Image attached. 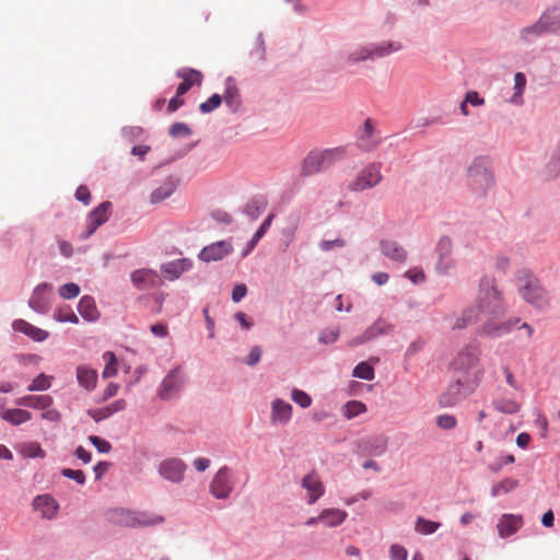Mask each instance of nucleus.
Instances as JSON below:
<instances>
[{
	"label": "nucleus",
	"mask_w": 560,
	"mask_h": 560,
	"mask_svg": "<svg viewBox=\"0 0 560 560\" xmlns=\"http://www.w3.org/2000/svg\"><path fill=\"white\" fill-rule=\"evenodd\" d=\"M505 311V301L495 280L485 276L479 280L475 304L455 318L452 328L464 329L483 320L478 329L481 336L501 337L511 332L520 323L517 317L503 319Z\"/></svg>",
	"instance_id": "obj_1"
},
{
	"label": "nucleus",
	"mask_w": 560,
	"mask_h": 560,
	"mask_svg": "<svg viewBox=\"0 0 560 560\" xmlns=\"http://www.w3.org/2000/svg\"><path fill=\"white\" fill-rule=\"evenodd\" d=\"M481 350L477 345L462 348L451 362L454 381L441 395L443 407H453L471 395L479 386L485 370L480 364Z\"/></svg>",
	"instance_id": "obj_2"
},
{
	"label": "nucleus",
	"mask_w": 560,
	"mask_h": 560,
	"mask_svg": "<svg viewBox=\"0 0 560 560\" xmlns=\"http://www.w3.org/2000/svg\"><path fill=\"white\" fill-rule=\"evenodd\" d=\"M346 150L342 147L326 149L323 151H312L302 163V175L311 176L323 172L334 165L337 161L345 158Z\"/></svg>",
	"instance_id": "obj_3"
},
{
	"label": "nucleus",
	"mask_w": 560,
	"mask_h": 560,
	"mask_svg": "<svg viewBox=\"0 0 560 560\" xmlns=\"http://www.w3.org/2000/svg\"><path fill=\"white\" fill-rule=\"evenodd\" d=\"M109 520L117 525L126 527L154 526L164 522V517L161 515L147 512H133L125 509L110 511Z\"/></svg>",
	"instance_id": "obj_4"
},
{
	"label": "nucleus",
	"mask_w": 560,
	"mask_h": 560,
	"mask_svg": "<svg viewBox=\"0 0 560 560\" xmlns=\"http://www.w3.org/2000/svg\"><path fill=\"white\" fill-rule=\"evenodd\" d=\"M401 48V44L396 42H384L381 44L360 46L348 55L347 61L350 63H357L365 60H372L389 55L393 51H398Z\"/></svg>",
	"instance_id": "obj_5"
},
{
	"label": "nucleus",
	"mask_w": 560,
	"mask_h": 560,
	"mask_svg": "<svg viewBox=\"0 0 560 560\" xmlns=\"http://www.w3.org/2000/svg\"><path fill=\"white\" fill-rule=\"evenodd\" d=\"M468 184L478 195H485L493 185V176L482 159H476L468 167Z\"/></svg>",
	"instance_id": "obj_6"
},
{
	"label": "nucleus",
	"mask_w": 560,
	"mask_h": 560,
	"mask_svg": "<svg viewBox=\"0 0 560 560\" xmlns=\"http://www.w3.org/2000/svg\"><path fill=\"white\" fill-rule=\"evenodd\" d=\"M383 179L381 164L371 163L363 167L349 184L351 191H363L378 185Z\"/></svg>",
	"instance_id": "obj_7"
},
{
	"label": "nucleus",
	"mask_w": 560,
	"mask_h": 560,
	"mask_svg": "<svg viewBox=\"0 0 560 560\" xmlns=\"http://www.w3.org/2000/svg\"><path fill=\"white\" fill-rule=\"evenodd\" d=\"M233 475L226 466L220 468L210 482V493L217 499H226L234 488Z\"/></svg>",
	"instance_id": "obj_8"
},
{
	"label": "nucleus",
	"mask_w": 560,
	"mask_h": 560,
	"mask_svg": "<svg viewBox=\"0 0 560 560\" xmlns=\"http://www.w3.org/2000/svg\"><path fill=\"white\" fill-rule=\"evenodd\" d=\"M520 292L522 298L535 307L542 308L548 304L546 291L541 288L539 281L533 276L526 277L525 283L521 288Z\"/></svg>",
	"instance_id": "obj_9"
},
{
	"label": "nucleus",
	"mask_w": 560,
	"mask_h": 560,
	"mask_svg": "<svg viewBox=\"0 0 560 560\" xmlns=\"http://www.w3.org/2000/svg\"><path fill=\"white\" fill-rule=\"evenodd\" d=\"M452 249L453 244L450 237L443 236L439 240L436 244L439 259L435 266V270L438 273L446 276L455 268L456 262L455 259L452 257Z\"/></svg>",
	"instance_id": "obj_10"
},
{
	"label": "nucleus",
	"mask_w": 560,
	"mask_h": 560,
	"mask_svg": "<svg viewBox=\"0 0 560 560\" xmlns=\"http://www.w3.org/2000/svg\"><path fill=\"white\" fill-rule=\"evenodd\" d=\"M186 469V464L176 457L162 460L158 467L160 476L174 483H179L184 480Z\"/></svg>",
	"instance_id": "obj_11"
},
{
	"label": "nucleus",
	"mask_w": 560,
	"mask_h": 560,
	"mask_svg": "<svg viewBox=\"0 0 560 560\" xmlns=\"http://www.w3.org/2000/svg\"><path fill=\"white\" fill-rule=\"evenodd\" d=\"M110 207L112 203L109 201H104L89 214L86 222L88 231L81 236L82 238L90 237L98 226L108 220V212Z\"/></svg>",
	"instance_id": "obj_12"
},
{
	"label": "nucleus",
	"mask_w": 560,
	"mask_h": 560,
	"mask_svg": "<svg viewBox=\"0 0 560 560\" xmlns=\"http://www.w3.org/2000/svg\"><path fill=\"white\" fill-rule=\"evenodd\" d=\"M392 330V325L386 323L384 319L378 318L369 328H366L362 335L353 338L350 341L351 347H357L368 341L373 340L377 336L388 334Z\"/></svg>",
	"instance_id": "obj_13"
},
{
	"label": "nucleus",
	"mask_w": 560,
	"mask_h": 560,
	"mask_svg": "<svg viewBox=\"0 0 560 560\" xmlns=\"http://www.w3.org/2000/svg\"><path fill=\"white\" fill-rule=\"evenodd\" d=\"M131 281L140 290H148L160 287L163 281L161 277L151 269H140L131 273Z\"/></svg>",
	"instance_id": "obj_14"
},
{
	"label": "nucleus",
	"mask_w": 560,
	"mask_h": 560,
	"mask_svg": "<svg viewBox=\"0 0 560 560\" xmlns=\"http://www.w3.org/2000/svg\"><path fill=\"white\" fill-rule=\"evenodd\" d=\"M301 485L307 491L308 504H314L324 494V485L315 470L304 476Z\"/></svg>",
	"instance_id": "obj_15"
},
{
	"label": "nucleus",
	"mask_w": 560,
	"mask_h": 560,
	"mask_svg": "<svg viewBox=\"0 0 560 560\" xmlns=\"http://www.w3.org/2000/svg\"><path fill=\"white\" fill-rule=\"evenodd\" d=\"M52 287L48 283L38 284L28 301L30 307L37 313H46L49 306V294Z\"/></svg>",
	"instance_id": "obj_16"
},
{
	"label": "nucleus",
	"mask_w": 560,
	"mask_h": 560,
	"mask_svg": "<svg viewBox=\"0 0 560 560\" xmlns=\"http://www.w3.org/2000/svg\"><path fill=\"white\" fill-rule=\"evenodd\" d=\"M232 249L233 247L230 242H215L210 244L209 246L203 247L199 254V258L206 262L217 261L228 256L232 252Z\"/></svg>",
	"instance_id": "obj_17"
},
{
	"label": "nucleus",
	"mask_w": 560,
	"mask_h": 560,
	"mask_svg": "<svg viewBox=\"0 0 560 560\" xmlns=\"http://www.w3.org/2000/svg\"><path fill=\"white\" fill-rule=\"evenodd\" d=\"M183 382L180 369H173L162 382L160 397L162 399H170L180 389Z\"/></svg>",
	"instance_id": "obj_18"
},
{
	"label": "nucleus",
	"mask_w": 560,
	"mask_h": 560,
	"mask_svg": "<svg viewBox=\"0 0 560 560\" xmlns=\"http://www.w3.org/2000/svg\"><path fill=\"white\" fill-rule=\"evenodd\" d=\"M381 142L380 137L376 136V129L371 118L365 119L362 132L358 139V145L361 150L370 152L373 151Z\"/></svg>",
	"instance_id": "obj_19"
},
{
	"label": "nucleus",
	"mask_w": 560,
	"mask_h": 560,
	"mask_svg": "<svg viewBox=\"0 0 560 560\" xmlns=\"http://www.w3.org/2000/svg\"><path fill=\"white\" fill-rule=\"evenodd\" d=\"M176 75L183 79V82L177 88V94H186L191 86L200 85L202 82V73L191 68H182L176 72Z\"/></svg>",
	"instance_id": "obj_20"
},
{
	"label": "nucleus",
	"mask_w": 560,
	"mask_h": 560,
	"mask_svg": "<svg viewBox=\"0 0 560 560\" xmlns=\"http://www.w3.org/2000/svg\"><path fill=\"white\" fill-rule=\"evenodd\" d=\"M292 418V406L280 399L276 398L271 402L270 421L273 424H287Z\"/></svg>",
	"instance_id": "obj_21"
},
{
	"label": "nucleus",
	"mask_w": 560,
	"mask_h": 560,
	"mask_svg": "<svg viewBox=\"0 0 560 560\" xmlns=\"http://www.w3.org/2000/svg\"><path fill=\"white\" fill-rule=\"evenodd\" d=\"M523 525V517L514 514H503L498 523L500 537L505 538L515 534Z\"/></svg>",
	"instance_id": "obj_22"
},
{
	"label": "nucleus",
	"mask_w": 560,
	"mask_h": 560,
	"mask_svg": "<svg viewBox=\"0 0 560 560\" xmlns=\"http://www.w3.org/2000/svg\"><path fill=\"white\" fill-rule=\"evenodd\" d=\"M12 327L15 331L24 334L32 340L38 342L46 340L49 336L48 331L43 330L24 319H15L12 324Z\"/></svg>",
	"instance_id": "obj_23"
},
{
	"label": "nucleus",
	"mask_w": 560,
	"mask_h": 560,
	"mask_svg": "<svg viewBox=\"0 0 560 560\" xmlns=\"http://www.w3.org/2000/svg\"><path fill=\"white\" fill-rule=\"evenodd\" d=\"M191 265L192 264L189 259H176L167 264H164L161 267V270L165 279L173 281L179 278L185 271L189 270L191 268Z\"/></svg>",
	"instance_id": "obj_24"
},
{
	"label": "nucleus",
	"mask_w": 560,
	"mask_h": 560,
	"mask_svg": "<svg viewBox=\"0 0 560 560\" xmlns=\"http://www.w3.org/2000/svg\"><path fill=\"white\" fill-rule=\"evenodd\" d=\"M127 407V402L125 399H117L113 404L95 409H89L88 415L93 418L95 422H100L104 419H107L112 415L125 410Z\"/></svg>",
	"instance_id": "obj_25"
},
{
	"label": "nucleus",
	"mask_w": 560,
	"mask_h": 560,
	"mask_svg": "<svg viewBox=\"0 0 560 560\" xmlns=\"http://www.w3.org/2000/svg\"><path fill=\"white\" fill-rule=\"evenodd\" d=\"M77 381L80 386L91 392L96 387L97 372L88 365H79L77 368Z\"/></svg>",
	"instance_id": "obj_26"
},
{
	"label": "nucleus",
	"mask_w": 560,
	"mask_h": 560,
	"mask_svg": "<svg viewBox=\"0 0 560 560\" xmlns=\"http://www.w3.org/2000/svg\"><path fill=\"white\" fill-rule=\"evenodd\" d=\"M52 401H54L52 397L49 396V395H38V396L27 395V396H23V397L18 398L15 400V404L18 406H23V407H30V408H33V409L45 410V409H47L48 407L51 406Z\"/></svg>",
	"instance_id": "obj_27"
},
{
	"label": "nucleus",
	"mask_w": 560,
	"mask_h": 560,
	"mask_svg": "<svg viewBox=\"0 0 560 560\" xmlns=\"http://www.w3.org/2000/svg\"><path fill=\"white\" fill-rule=\"evenodd\" d=\"M33 506L47 518L54 517L58 509V504L55 499L48 494L37 495L33 501Z\"/></svg>",
	"instance_id": "obj_28"
},
{
	"label": "nucleus",
	"mask_w": 560,
	"mask_h": 560,
	"mask_svg": "<svg viewBox=\"0 0 560 560\" xmlns=\"http://www.w3.org/2000/svg\"><path fill=\"white\" fill-rule=\"evenodd\" d=\"M381 252L394 261L405 262L407 259V252L395 241H382Z\"/></svg>",
	"instance_id": "obj_29"
},
{
	"label": "nucleus",
	"mask_w": 560,
	"mask_h": 560,
	"mask_svg": "<svg viewBox=\"0 0 560 560\" xmlns=\"http://www.w3.org/2000/svg\"><path fill=\"white\" fill-rule=\"evenodd\" d=\"M78 311L80 315L88 322H95L100 317V312L96 307L95 301L90 295H84L81 298Z\"/></svg>",
	"instance_id": "obj_30"
},
{
	"label": "nucleus",
	"mask_w": 560,
	"mask_h": 560,
	"mask_svg": "<svg viewBox=\"0 0 560 560\" xmlns=\"http://www.w3.org/2000/svg\"><path fill=\"white\" fill-rule=\"evenodd\" d=\"M347 516L348 513L340 509H325L319 514L320 523L327 527H335L342 524Z\"/></svg>",
	"instance_id": "obj_31"
},
{
	"label": "nucleus",
	"mask_w": 560,
	"mask_h": 560,
	"mask_svg": "<svg viewBox=\"0 0 560 560\" xmlns=\"http://www.w3.org/2000/svg\"><path fill=\"white\" fill-rule=\"evenodd\" d=\"M363 452L368 455H382L387 447V438L374 436L362 441Z\"/></svg>",
	"instance_id": "obj_32"
},
{
	"label": "nucleus",
	"mask_w": 560,
	"mask_h": 560,
	"mask_svg": "<svg viewBox=\"0 0 560 560\" xmlns=\"http://www.w3.org/2000/svg\"><path fill=\"white\" fill-rule=\"evenodd\" d=\"M1 417L7 422H9L13 425H19V424H22V423L31 420L32 413L27 410L16 408V409H7V410L2 411Z\"/></svg>",
	"instance_id": "obj_33"
},
{
	"label": "nucleus",
	"mask_w": 560,
	"mask_h": 560,
	"mask_svg": "<svg viewBox=\"0 0 560 560\" xmlns=\"http://www.w3.org/2000/svg\"><path fill=\"white\" fill-rule=\"evenodd\" d=\"M176 189V183L173 179H167L160 187L154 189L151 194V202L159 203L168 198Z\"/></svg>",
	"instance_id": "obj_34"
},
{
	"label": "nucleus",
	"mask_w": 560,
	"mask_h": 560,
	"mask_svg": "<svg viewBox=\"0 0 560 560\" xmlns=\"http://www.w3.org/2000/svg\"><path fill=\"white\" fill-rule=\"evenodd\" d=\"M541 23H545V30L550 32L560 31V8L547 10L541 15Z\"/></svg>",
	"instance_id": "obj_35"
},
{
	"label": "nucleus",
	"mask_w": 560,
	"mask_h": 560,
	"mask_svg": "<svg viewBox=\"0 0 560 560\" xmlns=\"http://www.w3.org/2000/svg\"><path fill=\"white\" fill-rule=\"evenodd\" d=\"M493 407L502 413L514 415L520 411L521 404L512 398L501 397L493 400Z\"/></svg>",
	"instance_id": "obj_36"
},
{
	"label": "nucleus",
	"mask_w": 560,
	"mask_h": 560,
	"mask_svg": "<svg viewBox=\"0 0 560 560\" xmlns=\"http://www.w3.org/2000/svg\"><path fill=\"white\" fill-rule=\"evenodd\" d=\"M20 453L27 458H44L46 453L37 442H27L21 446Z\"/></svg>",
	"instance_id": "obj_37"
},
{
	"label": "nucleus",
	"mask_w": 560,
	"mask_h": 560,
	"mask_svg": "<svg viewBox=\"0 0 560 560\" xmlns=\"http://www.w3.org/2000/svg\"><path fill=\"white\" fill-rule=\"evenodd\" d=\"M441 524L423 517H418L415 524V529L421 535H430L440 528Z\"/></svg>",
	"instance_id": "obj_38"
},
{
	"label": "nucleus",
	"mask_w": 560,
	"mask_h": 560,
	"mask_svg": "<svg viewBox=\"0 0 560 560\" xmlns=\"http://www.w3.org/2000/svg\"><path fill=\"white\" fill-rule=\"evenodd\" d=\"M526 86V77L522 72H517L514 77V90L515 93L511 98L513 104H522V94Z\"/></svg>",
	"instance_id": "obj_39"
},
{
	"label": "nucleus",
	"mask_w": 560,
	"mask_h": 560,
	"mask_svg": "<svg viewBox=\"0 0 560 560\" xmlns=\"http://www.w3.org/2000/svg\"><path fill=\"white\" fill-rule=\"evenodd\" d=\"M518 486V481L512 478H505L502 481L495 483L491 489V494L498 497L502 493H508Z\"/></svg>",
	"instance_id": "obj_40"
},
{
	"label": "nucleus",
	"mask_w": 560,
	"mask_h": 560,
	"mask_svg": "<svg viewBox=\"0 0 560 560\" xmlns=\"http://www.w3.org/2000/svg\"><path fill=\"white\" fill-rule=\"evenodd\" d=\"M52 376L46 375L44 373H40L38 376H36L32 383L28 385L27 389L30 392H37V390H47L51 386Z\"/></svg>",
	"instance_id": "obj_41"
},
{
	"label": "nucleus",
	"mask_w": 560,
	"mask_h": 560,
	"mask_svg": "<svg viewBox=\"0 0 560 560\" xmlns=\"http://www.w3.org/2000/svg\"><path fill=\"white\" fill-rule=\"evenodd\" d=\"M546 32L547 31L545 30V23L544 24L541 23V18H540L536 24L523 28L521 32V36L525 40H532L533 38L541 35L542 33H546Z\"/></svg>",
	"instance_id": "obj_42"
},
{
	"label": "nucleus",
	"mask_w": 560,
	"mask_h": 560,
	"mask_svg": "<svg viewBox=\"0 0 560 560\" xmlns=\"http://www.w3.org/2000/svg\"><path fill=\"white\" fill-rule=\"evenodd\" d=\"M223 100L229 107L236 109L241 104L237 88L234 85H228L224 95L222 96V101Z\"/></svg>",
	"instance_id": "obj_43"
},
{
	"label": "nucleus",
	"mask_w": 560,
	"mask_h": 560,
	"mask_svg": "<svg viewBox=\"0 0 560 560\" xmlns=\"http://www.w3.org/2000/svg\"><path fill=\"white\" fill-rule=\"evenodd\" d=\"M353 376L366 381H372L375 376L374 369L368 362H361L354 368Z\"/></svg>",
	"instance_id": "obj_44"
},
{
	"label": "nucleus",
	"mask_w": 560,
	"mask_h": 560,
	"mask_svg": "<svg viewBox=\"0 0 560 560\" xmlns=\"http://www.w3.org/2000/svg\"><path fill=\"white\" fill-rule=\"evenodd\" d=\"M366 411V406L359 400H352L345 406V416L348 419H352Z\"/></svg>",
	"instance_id": "obj_45"
},
{
	"label": "nucleus",
	"mask_w": 560,
	"mask_h": 560,
	"mask_svg": "<svg viewBox=\"0 0 560 560\" xmlns=\"http://www.w3.org/2000/svg\"><path fill=\"white\" fill-rule=\"evenodd\" d=\"M104 359L107 362H106L105 369L103 371V377L108 378V377L115 376L117 373V369H116L117 362H116L115 354L113 352H105Z\"/></svg>",
	"instance_id": "obj_46"
},
{
	"label": "nucleus",
	"mask_w": 560,
	"mask_h": 560,
	"mask_svg": "<svg viewBox=\"0 0 560 560\" xmlns=\"http://www.w3.org/2000/svg\"><path fill=\"white\" fill-rule=\"evenodd\" d=\"M222 103V96L219 94L211 95L206 102L199 105V109L203 114L211 113L215 108H218Z\"/></svg>",
	"instance_id": "obj_47"
},
{
	"label": "nucleus",
	"mask_w": 560,
	"mask_h": 560,
	"mask_svg": "<svg viewBox=\"0 0 560 560\" xmlns=\"http://www.w3.org/2000/svg\"><path fill=\"white\" fill-rule=\"evenodd\" d=\"M291 398L302 408H307L312 405L311 396L301 389H293L291 393Z\"/></svg>",
	"instance_id": "obj_48"
},
{
	"label": "nucleus",
	"mask_w": 560,
	"mask_h": 560,
	"mask_svg": "<svg viewBox=\"0 0 560 560\" xmlns=\"http://www.w3.org/2000/svg\"><path fill=\"white\" fill-rule=\"evenodd\" d=\"M59 294L66 300L74 299L80 294V287L73 282L63 284L59 288Z\"/></svg>",
	"instance_id": "obj_49"
},
{
	"label": "nucleus",
	"mask_w": 560,
	"mask_h": 560,
	"mask_svg": "<svg viewBox=\"0 0 560 560\" xmlns=\"http://www.w3.org/2000/svg\"><path fill=\"white\" fill-rule=\"evenodd\" d=\"M436 425L443 430H452L457 425V419L453 415H440L436 417Z\"/></svg>",
	"instance_id": "obj_50"
},
{
	"label": "nucleus",
	"mask_w": 560,
	"mask_h": 560,
	"mask_svg": "<svg viewBox=\"0 0 560 560\" xmlns=\"http://www.w3.org/2000/svg\"><path fill=\"white\" fill-rule=\"evenodd\" d=\"M55 318L61 323H79L78 316L70 308H60L58 313L55 315Z\"/></svg>",
	"instance_id": "obj_51"
},
{
	"label": "nucleus",
	"mask_w": 560,
	"mask_h": 560,
	"mask_svg": "<svg viewBox=\"0 0 560 560\" xmlns=\"http://www.w3.org/2000/svg\"><path fill=\"white\" fill-rule=\"evenodd\" d=\"M190 133V128L184 122H175L170 128V135L172 137H188Z\"/></svg>",
	"instance_id": "obj_52"
},
{
	"label": "nucleus",
	"mask_w": 560,
	"mask_h": 560,
	"mask_svg": "<svg viewBox=\"0 0 560 560\" xmlns=\"http://www.w3.org/2000/svg\"><path fill=\"white\" fill-rule=\"evenodd\" d=\"M89 441L97 448L98 452L101 453H108L110 450H112V445L108 441L100 438V436H96V435H91L89 436Z\"/></svg>",
	"instance_id": "obj_53"
},
{
	"label": "nucleus",
	"mask_w": 560,
	"mask_h": 560,
	"mask_svg": "<svg viewBox=\"0 0 560 560\" xmlns=\"http://www.w3.org/2000/svg\"><path fill=\"white\" fill-rule=\"evenodd\" d=\"M346 245L345 240L337 237L335 240H324L319 243V247L324 252H329L334 248H341Z\"/></svg>",
	"instance_id": "obj_54"
},
{
	"label": "nucleus",
	"mask_w": 560,
	"mask_h": 560,
	"mask_svg": "<svg viewBox=\"0 0 560 560\" xmlns=\"http://www.w3.org/2000/svg\"><path fill=\"white\" fill-rule=\"evenodd\" d=\"M339 337V329L332 328L324 330L319 336V341L323 343H332L335 342Z\"/></svg>",
	"instance_id": "obj_55"
},
{
	"label": "nucleus",
	"mask_w": 560,
	"mask_h": 560,
	"mask_svg": "<svg viewBox=\"0 0 560 560\" xmlns=\"http://www.w3.org/2000/svg\"><path fill=\"white\" fill-rule=\"evenodd\" d=\"M62 475L67 478L75 480L79 485H83L85 482V475L82 470L66 468L62 470Z\"/></svg>",
	"instance_id": "obj_56"
},
{
	"label": "nucleus",
	"mask_w": 560,
	"mask_h": 560,
	"mask_svg": "<svg viewBox=\"0 0 560 560\" xmlns=\"http://www.w3.org/2000/svg\"><path fill=\"white\" fill-rule=\"evenodd\" d=\"M245 212L252 220H256L260 214V202L258 200H252L246 205Z\"/></svg>",
	"instance_id": "obj_57"
},
{
	"label": "nucleus",
	"mask_w": 560,
	"mask_h": 560,
	"mask_svg": "<svg viewBox=\"0 0 560 560\" xmlns=\"http://www.w3.org/2000/svg\"><path fill=\"white\" fill-rule=\"evenodd\" d=\"M390 557L393 560H406L407 550L402 546L393 545L390 547Z\"/></svg>",
	"instance_id": "obj_58"
},
{
	"label": "nucleus",
	"mask_w": 560,
	"mask_h": 560,
	"mask_svg": "<svg viewBox=\"0 0 560 560\" xmlns=\"http://www.w3.org/2000/svg\"><path fill=\"white\" fill-rule=\"evenodd\" d=\"M75 198L84 205H89L91 200L90 190L86 186H79L75 191Z\"/></svg>",
	"instance_id": "obj_59"
},
{
	"label": "nucleus",
	"mask_w": 560,
	"mask_h": 560,
	"mask_svg": "<svg viewBox=\"0 0 560 560\" xmlns=\"http://www.w3.org/2000/svg\"><path fill=\"white\" fill-rule=\"evenodd\" d=\"M406 277H408L413 283H420L425 280V275L421 269H411L406 272Z\"/></svg>",
	"instance_id": "obj_60"
},
{
	"label": "nucleus",
	"mask_w": 560,
	"mask_h": 560,
	"mask_svg": "<svg viewBox=\"0 0 560 560\" xmlns=\"http://www.w3.org/2000/svg\"><path fill=\"white\" fill-rule=\"evenodd\" d=\"M247 293V288L245 284H237L234 287L233 291H232V300L235 302V303H238L243 298H245Z\"/></svg>",
	"instance_id": "obj_61"
},
{
	"label": "nucleus",
	"mask_w": 560,
	"mask_h": 560,
	"mask_svg": "<svg viewBox=\"0 0 560 560\" xmlns=\"http://www.w3.org/2000/svg\"><path fill=\"white\" fill-rule=\"evenodd\" d=\"M42 418L50 422H58L61 419V415L57 409H49L48 407L42 413Z\"/></svg>",
	"instance_id": "obj_62"
},
{
	"label": "nucleus",
	"mask_w": 560,
	"mask_h": 560,
	"mask_svg": "<svg viewBox=\"0 0 560 560\" xmlns=\"http://www.w3.org/2000/svg\"><path fill=\"white\" fill-rule=\"evenodd\" d=\"M465 100L467 103L474 106H481L485 104V100L479 96V94L475 91H470L466 94Z\"/></svg>",
	"instance_id": "obj_63"
},
{
	"label": "nucleus",
	"mask_w": 560,
	"mask_h": 560,
	"mask_svg": "<svg viewBox=\"0 0 560 560\" xmlns=\"http://www.w3.org/2000/svg\"><path fill=\"white\" fill-rule=\"evenodd\" d=\"M261 355V350L259 347H253L247 357V364L255 365L259 362Z\"/></svg>",
	"instance_id": "obj_64"
}]
</instances>
